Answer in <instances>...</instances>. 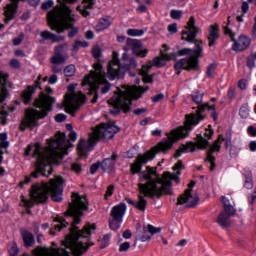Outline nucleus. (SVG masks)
Listing matches in <instances>:
<instances>
[{"mask_svg": "<svg viewBox=\"0 0 256 256\" xmlns=\"http://www.w3.org/2000/svg\"><path fill=\"white\" fill-rule=\"evenodd\" d=\"M86 196H79V194L72 195V203L69 205L67 211L68 217H73V223L70 228V235L63 241L64 248H45L36 247L33 250V256H82L85 251L89 249L87 245V237L91 235V231H95V224H88L84 226L81 231L77 232V225L81 223V215L83 211H87Z\"/></svg>", "mask_w": 256, "mask_h": 256, "instance_id": "obj_1", "label": "nucleus"}, {"mask_svg": "<svg viewBox=\"0 0 256 256\" xmlns=\"http://www.w3.org/2000/svg\"><path fill=\"white\" fill-rule=\"evenodd\" d=\"M205 110L211 111V117L214 119V121H217V112L215 111V106H211L209 104L198 106L196 114H189L186 116L184 126H180L176 130H173L170 134H168V138H163L162 141L150 151L136 157L135 162L130 166L132 175L141 173L143 165H146V163H149V161H153L157 153H165V151H169V149L173 147V143H175V141L187 137V135H189V131H193L195 125H199V123L203 121V115L201 114Z\"/></svg>", "mask_w": 256, "mask_h": 256, "instance_id": "obj_2", "label": "nucleus"}, {"mask_svg": "<svg viewBox=\"0 0 256 256\" xmlns=\"http://www.w3.org/2000/svg\"><path fill=\"white\" fill-rule=\"evenodd\" d=\"M183 163L178 161L173 167L176 174H171L169 172H164L162 177L157 174V168L147 167L145 171L140 172V183L139 187V200L137 202L127 199L129 205H134L139 211H145L147 207V200L145 197H161V195H171V182L175 181L179 183V172L182 169ZM144 195V196H143Z\"/></svg>", "mask_w": 256, "mask_h": 256, "instance_id": "obj_3", "label": "nucleus"}, {"mask_svg": "<svg viewBox=\"0 0 256 256\" xmlns=\"http://www.w3.org/2000/svg\"><path fill=\"white\" fill-rule=\"evenodd\" d=\"M68 143H65V134L58 133L48 142V147L41 148L40 144H35L34 157L36 159V171L32 172L30 176H26L23 182H20V187L27 183H31V179H37L39 173L44 177H49L53 173L52 163H58L65 155L67 149L71 147V143L77 141V133L71 131L68 135Z\"/></svg>", "mask_w": 256, "mask_h": 256, "instance_id": "obj_4", "label": "nucleus"}, {"mask_svg": "<svg viewBox=\"0 0 256 256\" xmlns=\"http://www.w3.org/2000/svg\"><path fill=\"white\" fill-rule=\"evenodd\" d=\"M51 193L52 201H62L63 199V178L57 176L55 179L50 180V184L45 182L36 183L32 185L30 190L31 200L22 198V203L25 207H33V203H45L48 195Z\"/></svg>", "mask_w": 256, "mask_h": 256, "instance_id": "obj_5", "label": "nucleus"}, {"mask_svg": "<svg viewBox=\"0 0 256 256\" xmlns=\"http://www.w3.org/2000/svg\"><path fill=\"white\" fill-rule=\"evenodd\" d=\"M61 7H55L52 11L48 12L47 19L48 25H50L53 31L57 33H63L65 29H70L68 37L73 38L77 35V28L73 27V16L71 15V9L65 5V3H75V0H58Z\"/></svg>", "mask_w": 256, "mask_h": 256, "instance_id": "obj_6", "label": "nucleus"}, {"mask_svg": "<svg viewBox=\"0 0 256 256\" xmlns=\"http://www.w3.org/2000/svg\"><path fill=\"white\" fill-rule=\"evenodd\" d=\"M93 67L94 70H92L90 74L86 75L82 81V87L88 86L89 95L94 94L92 103H97V93L99 89L101 93L105 95V93H109L111 84L107 82V79L105 78V71H103V65H101L100 62L95 63Z\"/></svg>", "mask_w": 256, "mask_h": 256, "instance_id": "obj_7", "label": "nucleus"}, {"mask_svg": "<svg viewBox=\"0 0 256 256\" xmlns=\"http://www.w3.org/2000/svg\"><path fill=\"white\" fill-rule=\"evenodd\" d=\"M147 91H149V87L122 85L112 97V102L118 107H121L124 113H127V111H131L132 101L141 99L143 94L147 93Z\"/></svg>", "mask_w": 256, "mask_h": 256, "instance_id": "obj_8", "label": "nucleus"}, {"mask_svg": "<svg viewBox=\"0 0 256 256\" xmlns=\"http://www.w3.org/2000/svg\"><path fill=\"white\" fill-rule=\"evenodd\" d=\"M53 103H55V98L49 95H41L40 98L35 101V107L40 109V111L35 109L26 110V116L22 125L25 127H35L38 119L47 117V113L51 111V105H53Z\"/></svg>", "mask_w": 256, "mask_h": 256, "instance_id": "obj_9", "label": "nucleus"}, {"mask_svg": "<svg viewBox=\"0 0 256 256\" xmlns=\"http://www.w3.org/2000/svg\"><path fill=\"white\" fill-rule=\"evenodd\" d=\"M131 67H137V61L133 58H129L127 53L122 55V63H119V54L113 52L112 61L108 64L107 77L110 81L114 79H121L125 75V71L131 69Z\"/></svg>", "mask_w": 256, "mask_h": 256, "instance_id": "obj_10", "label": "nucleus"}, {"mask_svg": "<svg viewBox=\"0 0 256 256\" xmlns=\"http://www.w3.org/2000/svg\"><path fill=\"white\" fill-rule=\"evenodd\" d=\"M201 41L195 42V49L183 48L178 51V55L183 57L187 55L188 58H183L175 64V70L179 71L181 69H186V71H191V69H196L199 63L198 59L201 57V52L203 51V46H201Z\"/></svg>", "mask_w": 256, "mask_h": 256, "instance_id": "obj_11", "label": "nucleus"}, {"mask_svg": "<svg viewBox=\"0 0 256 256\" xmlns=\"http://www.w3.org/2000/svg\"><path fill=\"white\" fill-rule=\"evenodd\" d=\"M67 89L69 93L64 98L65 111L70 115H75V111L85 103V94L83 92L75 93V84H70Z\"/></svg>", "mask_w": 256, "mask_h": 256, "instance_id": "obj_12", "label": "nucleus"}, {"mask_svg": "<svg viewBox=\"0 0 256 256\" xmlns=\"http://www.w3.org/2000/svg\"><path fill=\"white\" fill-rule=\"evenodd\" d=\"M127 211V205L125 203L118 204L111 209L109 226L112 231H117L123 223V217Z\"/></svg>", "mask_w": 256, "mask_h": 256, "instance_id": "obj_13", "label": "nucleus"}, {"mask_svg": "<svg viewBox=\"0 0 256 256\" xmlns=\"http://www.w3.org/2000/svg\"><path fill=\"white\" fill-rule=\"evenodd\" d=\"M223 142L225 143V147H229V145H231V133H227L226 136L220 135L208 151L206 161H208V163L211 165L210 171L215 169V158L213 153H219L221 150V143Z\"/></svg>", "mask_w": 256, "mask_h": 256, "instance_id": "obj_14", "label": "nucleus"}, {"mask_svg": "<svg viewBox=\"0 0 256 256\" xmlns=\"http://www.w3.org/2000/svg\"><path fill=\"white\" fill-rule=\"evenodd\" d=\"M170 59L171 56L162 53L161 57H156L152 61H150L148 65L143 66L139 72V74L142 75V81L144 83H151V81H153V78L147 75V73H149V69H151L152 67H163V65H165V61H169Z\"/></svg>", "mask_w": 256, "mask_h": 256, "instance_id": "obj_15", "label": "nucleus"}, {"mask_svg": "<svg viewBox=\"0 0 256 256\" xmlns=\"http://www.w3.org/2000/svg\"><path fill=\"white\" fill-rule=\"evenodd\" d=\"M92 133L97 141H99V139H113L115 133H119V127L113 123H103L93 129Z\"/></svg>", "mask_w": 256, "mask_h": 256, "instance_id": "obj_16", "label": "nucleus"}, {"mask_svg": "<svg viewBox=\"0 0 256 256\" xmlns=\"http://www.w3.org/2000/svg\"><path fill=\"white\" fill-rule=\"evenodd\" d=\"M197 147L198 149H207V147H209V141L207 138H203V136L198 135L196 144L190 142L186 145H182L178 150H176L174 158L179 159L183 153H193Z\"/></svg>", "mask_w": 256, "mask_h": 256, "instance_id": "obj_17", "label": "nucleus"}, {"mask_svg": "<svg viewBox=\"0 0 256 256\" xmlns=\"http://www.w3.org/2000/svg\"><path fill=\"white\" fill-rule=\"evenodd\" d=\"M224 33L225 35H229V37L233 41V51L239 52L249 49V46L251 45V39L248 36L240 35L239 38L235 40V34H233V32L227 26H224Z\"/></svg>", "mask_w": 256, "mask_h": 256, "instance_id": "obj_18", "label": "nucleus"}, {"mask_svg": "<svg viewBox=\"0 0 256 256\" xmlns=\"http://www.w3.org/2000/svg\"><path fill=\"white\" fill-rule=\"evenodd\" d=\"M97 143V138L95 134L92 132L89 134V137L87 140L81 139L77 146L78 154L81 157H85L89 151L93 150V147H95V144Z\"/></svg>", "mask_w": 256, "mask_h": 256, "instance_id": "obj_19", "label": "nucleus"}, {"mask_svg": "<svg viewBox=\"0 0 256 256\" xmlns=\"http://www.w3.org/2000/svg\"><path fill=\"white\" fill-rule=\"evenodd\" d=\"M197 33H199V27L195 25V16H191L185 30L182 32V40L193 43L195 37H197Z\"/></svg>", "mask_w": 256, "mask_h": 256, "instance_id": "obj_20", "label": "nucleus"}, {"mask_svg": "<svg viewBox=\"0 0 256 256\" xmlns=\"http://www.w3.org/2000/svg\"><path fill=\"white\" fill-rule=\"evenodd\" d=\"M12 3L8 4L4 8V15H5V23H9L11 19L15 17V13H17V2L19 0H11ZM41 0H28V3L32 5V7H37Z\"/></svg>", "mask_w": 256, "mask_h": 256, "instance_id": "obj_21", "label": "nucleus"}, {"mask_svg": "<svg viewBox=\"0 0 256 256\" xmlns=\"http://www.w3.org/2000/svg\"><path fill=\"white\" fill-rule=\"evenodd\" d=\"M199 203V196L191 194V189H186L184 194L178 197L177 205H184V207H195Z\"/></svg>", "mask_w": 256, "mask_h": 256, "instance_id": "obj_22", "label": "nucleus"}, {"mask_svg": "<svg viewBox=\"0 0 256 256\" xmlns=\"http://www.w3.org/2000/svg\"><path fill=\"white\" fill-rule=\"evenodd\" d=\"M128 44L131 46L134 55L137 57H147L148 49H143V45L138 40H129Z\"/></svg>", "mask_w": 256, "mask_h": 256, "instance_id": "obj_23", "label": "nucleus"}, {"mask_svg": "<svg viewBox=\"0 0 256 256\" xmlns=\"http://www.w3.org/2000/svg\"><path fill=\"white\" fill-rule=\"evenodd\" d=\"M64 47H67V44L60 45L55 48V54L51 57V63H53V65H61L67 61V57L61 54Z\"/></svg>", "mask_w": 256, "mask_h": 256, "instance_id": "obj_24", "label": "nucleus"}, {"mask_svg": "<svg viewBox=\"0 0 256 256\" xmlns=\"http://www.w3.org/2000/svg\"><path fill=\"white\" fill-rule=\"evenodd\" d=\"M219 39V25L214 24L209 27L208 30V41L209 47H213L215 45V41Z\"/></svg>", "mask_w": 256, "mask_h": 256, "instance_id": "obj_25", "label": "nucleus"}, {"mask_svg": "<svg viewBox=\"0 0 256 256\" xmlns=\"http://www.w3.org/2000/svg\"><path fill=\"white\" fill-rule=\"evenodd\" d=\"M40 37H42V39H45L46 41H52V43H59L60 41H63L65 39V37L57 36L47 30L42 31L40 33Z\"/></svg>", "mask_w": 256, "mask_h": 256, "instance_id": "obj_26", "label": "nucleus"}, {"mask_svg": "<svg viewBox=\"0 0 256 256\" xmlns=\"http://www.w3.org/2000/svg\"><path fill=\"white\" fill-rule=\"evenodd\" d=\"M230 217H233V215H229L227 212H221L216 221L220 227L227 228L231 225Z\"/></svg>", "mask_w": 256, "mask_h": 256, "instance_id": "obj_27", "label": "nucleus"}, {"mask_svg": "<svg viewBox=\"0 0 256 256\" xmlns=\"http://www.w3.org/2000/svg\"><path fill=\"white\" fill-rule=\"evenodd\" d=\"M111 23H113V18L111 17H106V18H101L96 25V31L101 32L105 31V29H109L111 27Z\"/></svg>", "mask_w": 256, "mask_h": 256, "instance_id": "obj_28", "label": "nucleus"}, {"mask_svg": "<svg viewBox=\"0 0 256 256\" xmlns=\"http://www.w3.org/2000/svg\"><path fill=\"white\" fill-rule=\"evenodd\" d=\"M117 159V155H112L111 158H106L101 163V169L104 171H111L113 167H115V161Z\"/></svg>", "mask_w": 256, "mask_h": 256, "instance_id": "obj_29", "label": "nucleus"}, {"mask_svg": "<svg viewBox=\"0 0 256 256\" xmlns=\"http://www.w3.org/2000/svg\"><path fill=\"white\" fill-rule=\"evenodd\" d=\"M22 239L24 241V245L26 247H31L33 243H35V238L33 237V234L27 230L21 231Z\"/></svg>", "mask_w": 256, "mask_h": 256, "instance_id": "obj_30", "label": "nucleus"}, {"mask_svg": "<svg viewBox=\"0 0 256 256\" xmlns=\"http://www.w3.org/2000/svg\"><path fill=\"white\" fill-rule=\"evenodd\" d=\"M222 203L224 205L225 213H228V215H235V207H233V205L231 204L227 197L222 196Z\"/></svg>", "mask_w": 256, "mask_h": 256, "instance_id": "obj_31", "label": "nucleus"}, {"mask_svg": "<svg viewBox=\"0 0 256 256\" xmlns=\"http://www.w3.org/2000/svg\"><path fill=\"white\" fill-rule=\"evenodd\" d=\"M35 91V87L29 86L24 92L22 93L23 102L25 105L31 101V97H33V92Z\"/></svg>", "mask_w": 256, "mask_h": 256, "instance_id": "obj_32", "label": "nucleus"}, {"mask_svg": "<svg viewBox=\"0 0 256 256\" xmlns=\"http://www.w3.org/2000/svg\"><path fill=\"white\" fill-rule=\"evenodd\" d=\"M55 222L59 223L57 225H54L55 231H61V229H65V227L69 225V223H67V221H65V219H63V217L61 216H57L55 218Z\"/></svg>", "mask_w": 256, "mask_h": 256, "instance_id": "obj_33", "label": "nucleus"}, {"mask_svg": "<svg viewBox=\"0 0 256 256\" xmlns=\"http://www.w3.org/2000/svg\"><path fill=\"white\" fill-rule=\"evenodd\" d=\"M244 187L245 189H253V176L251 171H247L245 174Z\"/></svg>", "mask_w": 256, "mask_h": 256, "instance_id": "obj_34", "label": "nucleus"}, {"mask_svg": "<svg viewBox=\"0 0 256 256\" xmlns=\"http://www.w3.org/2000/svg\"><path fill=\"white\" fill-rule=\"evenodd\" d=\"M203 92L200 91H194L192 93V100L194 103H196V105H201V103H203Z\"/></svg>", "mask_w": 256, "mask_h": 256, "instance_id": "obj_35", "label": "nucleus"}, {"mask_svg": "<svg viewBox=\"0 0 256 256\" xmlns=\"http://www.w3.org/2000/svg\"><path fill=\"white\" fill-rule=\"evenodd\" d=\"M75 71H77L75 65L70 64L64 68V75L66 77H73V75H75Z\"/></svg>", "mask_w": 256, "mask_h": 256, "instance_id": "obj_36", "label": "nucleus"}, {"mask_svg": "<svg viewBox=\"0 0 256 256\" xmlns=\"http://www.w3.org/2000/svg\"><path fill=\"white\" fill-rule=\"evenodd\" d=\"M249 106L247 104H244L241 106L240 108V117H242V119H247V117H249Z\"/></svg>", "mask_w": 256, "mask_h": 256, "instance_id": "obj_37", "label": "nucleus"}, {"mask_svg": "<svg viewBox=\"0 0 256 256\" xmlns=\"http://www.w3.org/2000/svg\"><path fill=\"white\" fill-rule=\"evenodd\" d=\"M8 251L10 256H15L19 253V249L17 248V244L15 242H10L8 245Z\"/></svg>", "mask_w": 256, "mask_h": 256, "instance_id": "obj_38", "label": "nucleus"}, {"mask_svg": "<svg viewBox=\"0 0 256 256\" xmlns=\"http://www.w3.org/2000/svg\"><path fill=\"white\" fill-rule=\"evenodd\" d=\"M145 33L143 30H137V29H128L127 30V35L130 37H141Z\"/></svg>", "mask_w": 256, "mask_h": 256, "instance_id": "obj_39", "label": "nucleus"}, {"mask_svg": "<svg viewBox=\"0 0 256 256\" xmlns=\"http://www.w3.org/2000/svg\"><path fill=\"white\" fill-rule=\"evenodd\" d=\"M170 17L172 19H181V17H183V11L181 10H171L170 12Z\"/></svg>", "mask_w": 256, "mask_h": 256, "instance_id": "obj_40", "label": "nucleus"}, {"mask_svg": "<svg viewBox=\"0 0 256 256\" xmlns=\"http://www.w3.org/2000/svg\"><path fill=\"white\" fill-rule=\"evenodd\" d=\"M23 39H25V34L20 33L16 38L13 39V45H21Z\"/></svg>", "mask_w": 256, "mask_h": 256, "instance_id": "obj_41", "label": "nucleus"}, {"mask_svg": "<svg viewBox=\"0 0 256 256\" xmlns=\"http://www.w3.org/2000/svg\"><path fill=\"white\" fill-rule=\"evenodd\" d=\"M147 231L148 233H150L151 235H155L156 233H160L161 232V228H156L153 225L149 224L147 226Z\"/></svg>", "mask_w": 256, "mask_h": 256, "instance_id": "obj_42", "label": "nucleus"}, {"mask_svg": "<svg viewBox=\"0 0 256 256\" xmlns=\"http://www.w3.org/2000/svg\"><path fill=\"white\" fill-rule=\"evenodd\" d=\"M217 68V66L215 64H210L207 68V75L208 77H213V73H215V69Z\"/></svg>", "mask_w": 256, "mask_h": 256, "instance_id": "obj_43", "label": "nucleus"}, {"mask_svg": "<svg viewBox=\"0 0 256 256\" xmlns=\"http://www.w3.org/2000/svg\"><path fill=\"white\" fill-rule=\"evenodd\" d=\"M88 46H89V44L85 41H82V42L81 41H76L74 46H73V50L75 51V50L79 49V47H88Z\"/></svg>", "mask_w": 256, "mask_h": 256, "instance_id": "obj_44", "label": "nucleus"}, {"mask_svg": "<svg viewBox=\"0 0 256 256\" xmlns=\"http://www.w3.org/2000/svg\"><path fill=\"white\" fill-rule=\"evenodd\" d=\"M92 55H93V57H95V59H99L101 57V48H99L97 46L94 47L92 49Z\"/></svg>", "mask_w": 256, "mask_h": 256, "instance_id": "obj_45", "label": "nucleus"}, {"mask_svg": "<svg viewBox=\"0 0 256 256\" xmlns=\"http://www.w3.org/2000/svg\"><path fill=\"white\" fill-rule=\"evenodd\" d=\"M131 248V243L129 242H124L120 245L119 247V251L123 252V251H129V249Z\"/></svg>", "mask_w": 256, "mask_h": 256, "instance_id": "obj_46", "label": "nucleus"}, {"mask_svg": "<svg viewBox=\"0 0 256 256\" xmlns=\"http://www.w3.org/2000/svg\"><path fill=\"white\" fill-rule=\"evenodd\" d=\"M99 167H101V162L95 163L91 166L90 168V173L92 175H95L97 173V171L99 170Z\"/></svg>", "mask_w": 256, "mask_h": 256, "instance_id": "obj_47", "label": "nucleus"}, {"mask_svg": "<svg viewBox=\"0 0 256 256\" xmlns=\"http://www.w3.org/2000/svg\"><path fill=\"white\" fill-rule=\"evenodd\" d=\"M238 87L239 89H241L242 91H245V89H247V80L246 79H241L238 82Z\"/></svg>", "mask_w": 256, "mask_h": 256, "instance_id": "obj_48", "label": "nucleus"}, {"mask_svg": "<svg viewBox=\"0 0 256 256\" xmlns=\"http://www.w3.org/2000/svg\"><path fill=\"white\" fill-rule=\"evenodd\" d=\"M52 5H54L53 0H48V1L44 2L41 7H42V9L47 10V9H51Z\"/></svg>", "mask_w": 256, "mask_h": 256, "instance_id": "obj_49", "label": "nucleus"}, {"mask_svg": "<svg viewBox=\"0 0 256 256\" xmlns=\"http://www.w3.org/2000/svg\"><path fill=\"white\" fill-rule=\"evenodd\" d=\"M168 31L171 33V35H174V33H177V24H170L168 25Z\"/></svg>", "mask_w": 256, "mask_h": 256, "instance_id": "obj_50", "label": "nucleus"}, {"mask_svg": "<svg viewBox=\"0 0 256 256\" xmlns=\"http://www.w3.org/2000/svg\"><path fill=\"white\" fill-rule=\"evenodd\" d=\"M65 119H67V116H65V114H57L55 116V121H57V123H62V121H65Z\"/></svg>", "mask_w": 256, "mask_h": 256, "instance_id": "obj_51", "label": "nucleus"}, {"mask_svg": "<svg viewBox=\"0 0 256 256\" xmlns=\"http://www.w3.org/2000/svg\"><path fill=\"white\" fill-rule=\"evenodd\" d=\"M0 120L2 125L7 124V113L6 112H0Z\"/></svg>", "mask_w": 256, "mask_h": 256, "instance_id": "obj_52", "label": "nucleus"}, {"mask_svg": "<svg viewBox=\"0 0 256 256\" xmlns=\"http://www.w3.org/2000/svg\"><path fill=\"white\" fill-rule=\"evenodd\" d=\"M247 131L251 137H256V127L255 126H249Z\"/></svg>", "mask_w": 256, "mask_h": 256, "instance_id": "obj_53", "label": "nucleus"}, {"mask_svg": "<svg viewBox=\"0 0 256 256\" xmlns=\"http://www.w3.org/2000/svg\"><path fill=\"white\" fill-rule=\"evenodd\" d=\"M237 155H239V149H237L236 147H231L230 156L232 158H235V157H237Z\"/></svg>", "mask_w": 256, "mask_h": 256, "instance_id": "obj_54", "label": "nucleus"}, {"mask_svg": "<svg viewBox=\"0 0 256 256\" xmlns=\"http://www.w3.org/2000/svg\"><path fill=\"white\" fill-rule=\"evenodd\" d=\"M113 189H114L113 185H110L108 187L106 194H105V199H109V197H111V195H113Z\"/></svg>", "mask_w": 256, "mask_h": 256, "instance_id": "obj_55", "label": "nucleus"}, {"mask_svg": "<svg viewBox=\"0 0 256 256\" xmlns=\"http://www.w3.org/2000/svg\"><path fill=\"white\" fill-rule=\"evenodd\" d=\"M241 9H242L243 15H245V13H247V11H249V3L243 2Z\"/></svg>", "mask_w": 256, "mask_h": 256, "instance_id": "obj_56", "label": "nucleus"}, {"mask_svg": "<svg viewBox=\"0 0 256 256\" xmlns=\"http://www.w3.org/2000/svg\"><path fill=\"white\" fill-rule=\"evenodd\" d=\"M58 78L57 75H52L49 79H48V83H50V85H55V83H57Z\"/></svg>", "mask_w": 256, "mask_h": 256, "instance_id": "obj_57", "label": "nucleus"}, {"mask_svg": "<svg viewBox=\"0 0 256 256\" xmlns=\"http://www.w3.org/2000/svg\"><path fill=\"white\" fill-rule=\"evenodd\" d=\"M72 171H75V173H81V165L77 163L72 164Z\"/></svg>", "mask_w": 256, "mask_h": 256, "instance_id": "obj_58", "label": "nucleus"}, {"mask_svg": "<svg viewBox=\"0 0 256 256\" xmlns=\"http://www.w3.org/2000/svg\"><path fill=\"white\" fill-rule=\"evenodd\" d=\"M212 136H213V130L206 129L204 133V137H206V139H211Z\"/></svg>", "mask_w": 256, "mask_h": 256, "instance_id": "obj_59", "label": "nucleus"}, {"mask_svg": "<svg viewBox=\"0 0 256 256\" xmlns=\"http://www.w3.org/2000/svg\"><path fill=\"white\" fill-rule=\"evenodd\" d=\"M249 150L252 152V153H255L256 151V141H251L249 143Z\"/></svg>", "mask_w": 256, "mask_h": 256, "instance_id": "obj_60", "label": "nucleus"}, {"mask_svg": "<svg viewBox=\"0 0 256 256\" xmlns=\"http://www.w3.org/2000/svg\"><path fill=\"white\" fill-rule=\"evenodd\" d=\"M163 94H157L153 99H152V101H153V103H159V101H162V99H163Z\"/></svg>", "mask_w": 256, "mask_h": 256, "instance_id": "obj_61", "label": "nucleus"}, {"mask_svg": "<svg viewBox=\"0 0 256 256\" xmlns=\"http://www.w3.org/2000/svg\"><path fill=\"white\" fill-rule=\"evenodd\" d=\"M228 97H229V99H233V97H235V88H233V87L229 88Z\"/></svg>", "mask_w": 256, "mask_h": 256, "instance_id": "obj_62", "label": "nucleus"}, {"mask_svg": "<svg viewBox=\"0 0 256 256\" xmlns=\"http://www.w3.org/2000/svg\"><path fill=\"white\" fill-rule=\"evenodd\" d=\"M10 65H11V67H14L15 69H17V67H19V61L15 60V59L11 60Z\"/></svg>", "mask_w": 256, "mask_h": 256, "instance_id": "obj_63", "label": "nucleus"}, {"mask_svg": "<svg viewBox=\"0 0 256 256\" xmlns=\"http://www.w3.org/2000/svg\"><path fill=\"white\" fill-rule=\"evenodd\" d=\"M247 65L250 69H253V67H255V60L253 59H248L247 61Z\"/></svg>", "mask_w": 256, "mask_h": 256, "instance_id": "obj_64", "label": "nucleus"}]
</instances>
